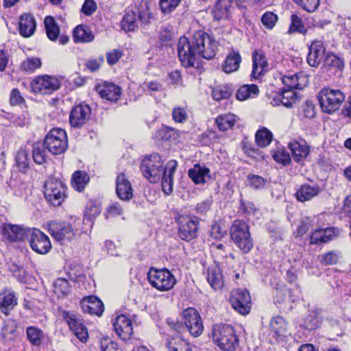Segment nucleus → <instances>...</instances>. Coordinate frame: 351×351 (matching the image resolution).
Instances as JSON below:
<instances>
[{
    "instance_id": "obj_1",
    "label": "nucleus",
    "mask_w": 351,
    "mask_h": 351,
    "mask_svg": "<svg viewBox=\"0 0 351 351\" xmlns=\"http://www.w3.org/2000/svg\"><path fill=\"white\" fill-rule=\"evenodd\" d=\"M177 168V162L170 160L166 167L158 154L154 153L144 158L141 169L143 176L151 183H156L162 178V189L165 194L173 191V176Z\"/></svg>"
},
{
    "instance_id": "obj_2",
    "label": "nucleus",
    "mask_w": 351,
    "mask_h": 351,
    "mask_svg": "<svg viewBox=\"0 0 351 351\" xmlns=\"http://www.w3.org/2000/svg\"><path fill=\"white\" fill-rule=\"evenodd\" d=\"M212 337L216 345L225 351H233L239 345V339L233 327L228 324L213 326Z\"/></svg>"
},
{
    "instance_id": "obj_3",
    "label": "nucleus",
    "mask_w": 351,
    "mask_h": 351,
    "mask_svg": "<svg viewBox=\"0 0 351 351\" xmlns=\"http://www.w3.org/2000/svg\"><path fill=\"white\" fill-rule=\"evenodd\" d=\"M192 46L198 56L213 59L218 49V43L202 30L195 31L191 38Z\"/></svg>"
},
{
    "instance_id": "obj_4",
    "label": "nucleus",
    "mask_w": 351,
    "mask_h": 351,
    "mask_svg": "<svg viewBox=\"0 0 351 351\" xmlns=\"http://www.w3.org/2000/svg\"><path fill=\"white\" fill-rule=\"evenodd\" d=\"M230 234L234 243L243 252L249 253L254 243L250 232V226L244 221L235 220L230 227Z\"/></svg>"
},
{
    "instance_id": "obj_5",
    "label": "nucleus",
    "mask_w": 351,
    "mask_h": 351,
    "mask_svg": "<svg viewBox=\"0 0 351 351\" xmlns=\"http://www.w3.org/2000/svg\"><path fill=\"white\" fill-rule=\"evenodd\" d=\"M345 94L339 89L323 88L317 95L322 110L327 114H332L338 110L345 101Z\"/></svg>"
},
{
    "instance_id": "obj_6",
    "label": "nucleus",
    "mask_w": 351,
    "mask_h": 351,
    "mask_svg": "<svg viewBox=\"0 0 351 351\" xmlns=\"http://www.w3.org/2000/svg\"><path fill=\"white\" fill-rule=\"evenodd\" d=\"M43 145L53 155L64 153L68 145L66 132L61 128H53L46 135Z\"/></svg>"
},
{
    "instance_id": "obj_7",
    "label": "nucleus",
    "mask_w": 351,
    "mask_h": 351,
    "mask_svg": "<svg viewBox=\"0 0 351 351\" xmlns=\"http://www.w3.org/2000/svg\"><path fill=\"white\" fill-rule=\"evenodd\" d=\"M179 237L186 241H190L198 235L199 219L193 215H179L176 217Z\"/></svg>"
},
{
    "instance_id": "obj_8",
    "label": "nucleus",
    "mask_w": 351,
    "mask_h": 351,
    "mask_svg": "<svg viewBox=\"0 0 351 351\" xmlns=\"http://www.w3.org/2000/svg\"><path fill=\"white\" fill-rule=\"evenodd\" d=\"M147 278L152 286L160 291L171 289L176 283L174 276L167 269L152 268L147 274Z\"/></svg>"
},
{
    "instance_id": "obj_9",
    "label": "nucleus",
    "mask_w": 351,
    "mask_h": 351,
    "mask_svg": "<svg viewBox=\"0 0 351 351\" xmlns=\"http://www.w3.org/2000/svg\"><path fill=\"white\" fill-rule=\"evenodd\" d=\"M44 195L51 205L60 206L66 197V186L61 181L50 178L45 182Z\"/></svg>"
},
{
    "instance_id": "obj_10",
    "label": "nucleus",
    "mask_w": 351,
    "mask_h": 351,
    "mask_svg": "<svg viewBox=\"0 0 351 351\" xmlns=\"http://www.w3.org/2000/svg\"><path fill=\"white\" fill-rule=\"evenodd\" d=\"M26 239L31 248L38 254H45L51 248L49 237L38 229H27Z\"/></svg>"
},
{
    "instance_id": "obj_11",
    "label": "nucleus",
    "mask_w": 351,
    "mask_h": 351,
    "mask_svg": "<svg viewBox=\"0 0 351 351\" xmlns=\"http://www.w3.org/2000/svg\"><path fill=\"white\" fill-rule=\"evenodd\" d=\"M178 54L181 64L186 68L194 67L198 64L197 55L192 43L185 36L180 37L178 40Z\"/></svg>"
},
{
    "instance_id": "obj_12",
    "label": "nucleus",
    "mask_w": 351,
    "mask_h": 351,
    "mask_svg": "<svg viewBox=\"0 0 351 351\" xmlns=\"http://www.w3.org/2000/svg\"><path fill=\"white\" fill-rule=\"evenodd\" d=\"M182 317L186 329L192 336L197 337L202 334L204 325L197 310L193 308H188L182 311Z\"/></svg>"
},
{
    "instance_id": "obj_13",
    "label": "nucleus",
    "mask_w": 351,
    "mask_h": 351,
    "mask_svg": "<svg viewBox=\"0 0 351 351\" xmlns=\"http://www.w3.org/2000/svg\"><path fill=\"white\" fill-rule=\"evenodd\" d=\"M60 87V82L56 77L48 75L38 76L31 82V88L34 93L51 94Z\"/></svg>"
},
{
    "instance_id": "obj_14",
    "label": "nucleus",
    "mask_w": 351,
    "mask_h": 351,
    "mask_svg": "<svg viewBox=\"0 0 351 351\" xmlns=\"http://www.w3.org/2000/svg\"><path fill=\"white\" fill-rule=\"evenodd\" d=\"M230 301L233 308L241 315L249 313L251 308V297L244 289H238L231 293Z\"/></svg>"
},
{
    "instance_id": "obj_15",
    "label": "nucleus",
    "mask_w": 351,
    "mask_h": 351,
    "mask_svg": "<svg viewBox=\"0 0 351 351\" xmlns=\"http://www.w3.org/2000/svg\"><path fill=\"white\" fill-rule=\"evenodd\" d=\"M49 230L53 239L63 244L71 241L74 237V230L66 222L52 221L49 223Z\"/></svg>"
},
{
    "instance_id": "obj_16",
    "label": "nucleus",
    "mask_w": 351,
    "mask_h": 351,
    "mask_svg": "<svg viewBox=\"0 0 351 351\" xmlns=\"http://www.w3.org/2000/svg\"><path fill=\"white\" fill-rule=\"evenodd\" d=\"M62 317L75 335L81 341H86L88 338V330L79 316L69 311H63Z\"/></svg>"
},
{
    "instance_id": "obj_17",
    "label": "nucleus",
    "mask_w": 351,
    "mask_h": 351,
    "mask_svg": "<svg viewBox=\"0 0 351 351\" xmlns=\"http://www.w3.org/2000/svg\"><path fill=\"white\" fill-rule=\"evenodd\" d=\"M91 110L89 106L80 104L73 108L70 116L69 121L72 127L80 128L86 124L90 119Z\"/></svg>"
},
{
    "instance_id": "obj_18",
    "label": "nucleus",
    "mask_w": 351,
    "mask_h": 351,
    "mask_svg": "<svg viewBox=\"0 0 351 351\" xmlns=\"http://www.w3.org/2000/svg\"><path fill=\"white\" fill-rule=\"evenodd\" d=\"M113 326L121 339L126 341L130 339L133 333L132 323L127 316L124 315L118 316L113 323Z\"/></svg>"
},
{
    "instance_id": "obj_19",
    "label": "nucleus",
    "mask_w": 351,
    "mask_h": 351,
    "mask_svg": "<svg viewBox=\"0 0 351 351\" xmlns=\"http://www.w3.org/2000/svg\"><path fill=\"white\" fill-rule=\"evenodd\" d=\"M80 305L82 311L90 315L101 316L104 310L103 302L95 295H89L84 298Z\"/></svg>"
},
{
    "instance_id": "obj_20",
    "label": "nucleus",
    "mask_w": 351,
    "mask_h": 351,
    "mask_svg": "<svg viewBox=\"0 0 351 351\" xmlns=\"http://www.w3.org/2000/svg\"><path fill=\"white\" fill-rule=\"evenodd\" d=\"M116 193L118 197L123 201H129L133 197L131 183L123 173H120L117 177Z\"/></svg>"
},
{
    "instance_id": "obj_21",
    "label": "nucleus",
    "mask_w": 351,
    "mask_h": 351,
    "mask_svg": "<svg viewBox=\"0 0 351 351\" xmlns=\"http://www.w3.org/2000/svg\"><path fill=\"white\" fill-rule=\"evenodd\" d=\"M101 98L110 101H117L121 94V88L112 83L105 82L95 88Z\"/></svg>"
},
{
    "instance_id": "obj_22",
    "label": "nucleus",
    "mask_w": 351,
    "mask_h": 351,
    "mask_svg": "<svg viewBox=\"0 0 351 351\" xmlns=\"http://www.w3.org/2000/svg\"><path fill=\"white\" fill-rule=\"evenodd\" d=\"M237 3L238 0H218L213 12L214 19L229 20L230 9L234 5H237Z\"/></svg>"
},
{
    "instance_id": "obj_23",
    "label": "nucleus",
    "mask_w": 351,
    "mask_h": 351,
    "mask_svg": "<svg viewBox=\"0 0 351 351\" xmlns=\"http://www.w3.org/2000/svg\"><path fill=\"white\" fill-rule=\"evenodd\" d=\"M307 56L308 64L313 67H317L323 59V55L325 51L324 43L321 40H315L312 42L308 48Z\"/></svg>"
},
{
    "instance_id": "obj_24",
    "label": "nucleus",
    "mask_w": 351,
    "mask_h": 351,
    "mask_svg": "<svg viewBox=\"0 0 351 351\" xmlns=\"http://www.w3.org/2000/svg\"><path fill=\"white\" fill-rule=\"evenodd\" d=\"M289 147L291 152L292 158L296 162L302 161L310 152L309 146L304 140L291 141L289 143Z\"/></svg>"
},
{
    "instance_id": "obj_25",
    "label": "nucleus",
    "mask_w": 351,
    "mask_h": 351,
    "mask_svg": "<svg viewBox=\"0 0 351 351\" xmlns=\"http://www.w3.org/2000/svg\"><path fill=\"white\" fill-rule=\"evenodd\" d=\"M285 88L292 90H302L307 86V77L302 73L285 75L282 77Z\"/></svg>"
},
{
    "instance_id": "obj_26",
    "label": "nucleus",
    "mask_w": 351,
    "mask_h": 351,
    "mask_svg": "<svg viewBox=\"0 0 351 351\" xmlns=\"http://www.w3.org/2000/svg\"><path fill=\"white\" fill-rule=\"evenodd\" d=\"M335 235L336 230L334 228L316 229L310 236V243L311 245L325 243L332 240Z\"/></svg>"
},
{
    "instance_id": "obj_27",
    "label": "nucleus",
    "mask_w": 351,
    "mask_h": 351,
    "mask_svg": "<svg viewBox=\"0 0 351 351\" xmlns=\"http://www.w3.org/2000/svg\"><path fill=\"white\" fill-rule=\"evenodd\" d=\"M152 12L149 8L145 9L141 7V10L134 11L133 10H128L125 14L123 17L121 22L134 23L141 21V22H148L152 19Z\"/></svg>"
},
{
    "instance_id": "obj_28",
    "label": "nucleus",
    "mask_w": 351,
    "mask_h": 351,
    "mask_svg": "<svg viewBox=\"0 0 351 351\" xmlns=\"http://www.w3.org/2000/svg\"><path fill=\"white\" fill-rule=\"evenodd\" d=\"M321 191L318 185H310L308 184H302L297 190L295 196L296 199L301 202L310 201L313 197L317 196Z\"/></svg>"
},
{
    "instance_id": "obj_29",
    "label": "nucleus",
    "mask_w": 351,
    "mask_h": 351,
    "mask_svg": "<svg viewBox=\"0 0 351 351\" xmlns=\"http://www.w3.org/2000/svg\"><path fill=\"white\" fill-rule=\"evenodd\" d=\"M27 229L16 225L5 224L3 227V237L10 241L26 239Z\"/></svg>"
},
{
    "instance_id": "obj_30",
    "label": "nucleus",
    "mask_w": 351,
    "mask_h": 351,
    "mask_svg": "<svg viewBox=\"0 0 351 351\" xmlns=\"http://www.w3.org/2000/svg\"><path fill=\"white\" fill-rule=\"evenodd\" d=\"M17 304V298L14 293L9 289H4L0 293V308L6 315Z\"/></svg>"
},
{
    "instance_id": "obj_31",
    "label": "nucleus",
    "mask_w": 351,
    "mask_h": 351,
    "mask_svg": "<svg viewBox=\"0 0 351 351\" xmlns=\"http://www.w3.org/2000/svg\"><path fill=\"white\" fill-rule=\"evenodd\" d=\"M252 58L253 69L251 76L252 77L256 79L265 71L267 67V62L265 56L257 51L253 52Z\"/></svg>"
},
{
    "instance_id": "obj_32",
    "label": "nucleus",
    "mask_w": 351,
    "mask_h": 351,
    "mask_svg": "<svg viewBox=\"0 0 351 351\" xmlns=\"http://www.w3.org/2000/svg\"><path fill=\"white\" fill-rule=\"evenodd\" d=\"M241 62V57L238 51L232 50L226 57L223 64V71L230 73L237 71Z\"/></svg>"
},
{
    "instance_id": "obj_33",
    "label": "nucleus",
    "mask_w": 351,
    "mask_h": 351,
    "mask_svg": "<svg viewBox=\"0 0 351 351\" xmlns=\"http://www.w3.org/2000/svg\"><path fill=\"white\" fill-rule=\"evenodd\" d=\"M207 281L215 290L220 289L223 287V276L218 267L213 266L208 268Z\"/></svg>"
},
{
    "instance_id": "obj_34",
    "label": "nucleus",
    "mask_w": 351,
    "mask_h": 351,
    "mask_svg": "<svg viewBox=\"0 0 351 351\" xmlns=\"http://www.w3.org/2000/svg\"><path fill=\"white\" fill-rule=\"evenodd\" d=\"M73 37L75 43H89L94 40L92 32L84 24H80L74 29Z\"/></svg>"
},
{
    "instance_id": "obj_35",
    "label": "nucleus",
    "mask_w": 351,
    "mask_h": 351,
    "mask_svg": "<svg viewBox=\"0 0 351 351\" xmlns=\"http://www.w3.org/2000/svg\"><path fill=\"white\" fill-rule=\"evenodd\" d=\"M90 180L88 174L84 171H76L72 176L71 186L79 192L84 191Z\"/></svg>"
},
{
    "instance_id": "obj_36",
    "label": "nucleus",
    "mask_w": 351,
    "mask_h": 351,
    "mask_svg": "<svg viewBox=\"0 0 351 351\" xmlns=\"http://www.w3.org/2000/svg\"><path fill=\"white\" fill-rule=\"evenodd\" d=\"M209 172L210 170L207 167L195 164L192 169L189 170L188 175L195 184H204L206 182L205 177Z\"/></svg>"
},
{
    "instance_id": "obj_37",
    "label": "nucleus",
    "mask_w": 351,
    "mask_h": 351,
    "mask_svg": "<svg viewBox=\"0 0 351 351\" xmlns=\"http://www.w3.org/2000/svg\"><path fill=\"white\" fill-rule=\"evenodd\" d=\"M344 60L334 53H328L324 58V66L330 70L341 71L344 68Z\"/></svg>"
},
{
    "instance_id": "obj_38",
    "label": "nucleus",
    "mask_w": 351,
    "mask_h": 351,
    "mask_svg": "<svg viewBox=\"0 0 351 351\" xmlns=\"http://www.w3.org/2000/svg\"><path fill=\"white\" fill-rule=\"evenodd\" d=\"M26 335L28 341L34 346H40L45 339L43 331L33 326L26 328Z\"/></svg>"
},
{
    "instance_id": "obj_39",
    "label": "nucleus",
    "mask_w": 351,
    "mask_h": 351,
    "mask_svg": "<svg viewBox=\"0 0 351 351\" xmlns=\"http://www.w3.org/2000/svg\"><path fill=\"white\" fill-rule=\"evenodd\" d=\"M271 330L277 337H285L287 333V324L281 316H276L270 322Z\"/></svg>"
},
{
    "instance_id": "obj_40",
    "label": "nucleus",
    "mask_w": 351,
    "mask_h": 351,
    "mask_svg": "<svg viewBox=\"0 0 351 351\" xmlns=\"http://www.w3.org/2000/svg\"><path fill=\"white\" fill-rule=\"evenodd\" d=\"M236 121L235 115L230 113L219 115L215 120V123L221 131H226L232 128Z\"/></svg>"
},
{
    "instance_id": "obj_41",
    "label": "nucleus",
    "mask_w": 351,
    "mask_h": 351,
    "mask_svg": "<svg viewBox=\"0 0 351 351\" xmlns=\"http://www.w3.org/2000/svg\"><path fill=\"white\" fill-rule=\"evenodd\" d=\"M258 88L255 84L244 85L238 89L236 97L240 101H244L250 97L258 95Z\"/></svg>"
},
{
    "instance_id": "obj_42",
    "label": "nucleus",
    "mask_w": 351,
    "mask_h": 351,
    "mask_svg": "<svg viewBox=\"0 0 351 351\" xmlns=\"http://www.w3.org/2000/svg\"><path fill=\"white\" fill-rule=\"evenodd\" d=\"M53 292L58 298H63L71 292V287L65 278H58L53 282Z\"/></svg>"
},
{
    "instance_id": "obj_43",
    "label": "nucleus",
    "mask_w": 351,
    "mask_h": 351,
    "mask_svg": "<svg viewBox=\"0 0 351 351\" xmlns=\"http://www.w3.org/2000/svg\"><path fill=\"white\" fill-rule=\"evenodd\" d=\"M169 351H192L190 345L180 337H174L167 343Z\"/></svg>"
},
{
    "instance_id": "obj_44",
    "label": "nucleus",
    "mask_w": 351,
    "mask_h": 351,
    "mask_svg": "<svg viewBox=\"0 0 351 351\" xmlns=\"http://www.w3.org/2000/svg\"><path fill=\"white\" fill-rule=\"evenodd\" d=\"M300 97L295 90L285 88L280 95V101L283 106L290 108Z\"/></svg>"
},
{
    "instance_id": "obj_45",
    "label": "nucleus",
    "mask_w": 351,
    "mask_h": 351,
    "mask_svg": "<svg viewBox=\"0 0 351 351\" xmlns=\"http://www.w3.org/2000/svg\"><path fill=\"white\" fill-rule=\"evenodd\" d=\"M42 61L39 58L31 57L24 60L21 64V69L26 73H33L36 69L40 68Z\"/></svg>"
},
{
    "instance_id": "obj_46",
    "label": "nucleus",
    "mask_w": 351,
    "mask_h": 351,
    "mask_svg": "<svg viewBox=\"0 0 351 351\" xmlns=\"http://www.w3.org/2000/svg\"><path fill=\"white\" fill-rule=\"evenodd\" d=\"M273 135L267 128H263L257 131L256 134V143L261 147L269 145L272 140Z\"/></svg>"
},
{
    "instance_id": "obj_47",
    "label": "nucleus",
    "mask_w": 351,
    "mask_h": 351,
    "mask_svg": "<svg viewBox=\"0 0 351 351\" xmlns=\"http://www.w3.org/2000/svg\"><path fill=\"white\" fill-rule=\"evenodd\" d=\"M16 162L20 171H25L29 167V158L26 150L21 149L16 154Z\"/></svg>"
},
{
    "instance_id": "obj_48",
    "label": "nucleus",
    "mask_w": 351,
    "mask_h": 351,
    "mask_svg": "<svg viewBox=\"0 0 351 351\" xmlns=\"http://www.w3.org/2000/svg\"><path fill=\"white\" fill-rule=\"evenodd\" d=\"M319 325L320 321L315 314H309L306 316L303 320V323L302 324V326L308 330H315Z\"/></svg>"
},
{
    "instance_id": "obj_49",
    "label": "nucleus",
    "mask_w": 351,
    "mask_h": 351,
    "mask_svg": "<svg viewBox=\"0 0 351 351\" xmlns=\"http://www.w3.org/2000/svg\"><path fill=\"white\" fill-rule=\"evenodd\" d=\"M247 180L250 186L256 190L263 189L266 184V180L258 175L250 174Z\"/></svg>"
},
{
    "instance_id": "obj_50",
    "label": "nucleus",
    "mask_w": 351,
    "mask_h": 351,
    "mask_svg": "<svg viewBox=\"0 0 351 351\" xmlns=\"http://www.w3.org/2000/svg\"><path fill=\"white\" fill-rule=\"evenodd\" d=\"M230 95L231 91L226 86H217L213 90V97L217 101L228 99Z\"/></svg>"
},
{
    "instance_id": "obj_51",
    "label": "nucleus",
    "mask_w": 351,
    "mask_h": 351,
    "mask_svg": "<svg viewBox=\"0 0 351 351\" xmlns=\"http://www.w3.org/2000/svg\"><path fill=\"white\" fill-rule=\"evenodd\" d=\"M32 157L34 162L37 164L42 165L46 161V154L40 144L34 145L32 151Z\"/></svg>"
},
{
    "instance_id": "obj_52",
    "label": "nucleus",
    "mask_w": 351,
    "mask_h": 351,
    "mask_svg": "<svg viewBox=\"0 0 351 351\" xmlns=\"http://www.w3.org/2000/svg\"><path fill=\"white\" fill-rule=\"evenodd\" d=\"M20 34L25 38L31 36L35 32L36 23H18Z\"/></svg>"
},
{
    "instance_id": "obj_53",
    "label": "nucleus",
    "mask_w": 351,
    "mask_h": 351,
    "mask_svg": "<svg viewBox=\"0 0 351 351\" xmlns=\"http://www.w3.org/2000/svg\"><path fill=\"white\" fill-rule=\"evenodd\" d=\"M47 37L51 40L57 39L60 34V29L57 23H45Z\"/></svg>"
},
{
    "instance_id": "obj_54",
    "label": "nucleus",
    "mask_w": 351,
    "mask_h": 351,
    "mask_svg": "<svg viewBox=\"0 0 351 351\" xmlns=\"http://www.w3.org/2000/svg\"><path fill=\"white\" fill-rule=\"evenodd\" d=\"M301 114L303 117L312 119L315 115V106L311 101H306L302 106H301Z\"/></svg>"
},
{
    "instance_id": "obj_55",
    "label": "nucleus",
    "mask_w": 351,
    "mask_h": 351,
    "mask_svg": "<svg viewBox=\"0 0 351 351\" xmlns=\"http://www.w3.org/2000/svg\"><path fill=\"white\" fill-rule=\"evenodd\" d=\"M180 0H160V5L163 13H169L174 10Z\"/></svg>"
},
{
    "instance_id": "obj_56",
    "label": "nucleus",
    "mask_w": 351,
    "mask_h": 351,
    "mask_svg": "<svg viewBox=\"0 0 351 351\" xmlns=\"http://www.w3.org/2000/svg\"><path fill=\"white\" fill-rule=\"evenodd\" d=\"M100 349L101 351H118V346L117 343L105 337L100 341Z\"/></svg>"
},
{
    "instance_id": "obj_57",
    "label": "nucleus",
    "mask_w": 351,
    "mask_h": 351,
    "mask_svg": "<svg viewBox=\"0 0 351 351\" xmlns=\"http://www.w3.org/2000/svg\"><path fill=\"white\" fill-rule=\"evenodd\" d=\"M173 119L176 122L182 123L186 120L187 114L184 108H174L172 112Z\"/></svg>"
},
{
    "instance_id": "obj_58",
    "label": "nucleus",
    "mask_w": 351,
    "mask_h": 351,
    "mask_svg": "<svg viewBox=\"0 0 351 351\" xmlns=\"http://www.w3.org/2000/svg\"><path fill=\"white\" fill-rule=\"evenodd\" d=\"M273 158L276 162L282 163L283 165H288L291 161L289 154L281 151H277L274 152L273 154Z\"/></svg>"
},
{
    "instance_id": "obj_59",
    "label": "nucleus",
    "mask_w": 351,
    "mask_h": 351,
    "mask_svg": "<svg viewBox=\"0 0 351 351\" xmlns=\"http://www.w3.org/2000/svg\"><path fill=\"white\" fill-rule=\"evenodd\" d=\"M320 261L324 265H334L338 261V256L333 252H329L321 256Z\"/></svg>"
},
{
    "instance_id": "obj_60",
    "label": "nucleus",
    "mask_w": 351,
    "mask_h": 351,
    "mask_svg": "<svg viewBox=\"0 0 351 351\" xmlns=\"http://www.w3.org/2000/svg\"><path fill=\"white\" fill-rule=\"evenodd\" d=\"M123 53L120 49H113L106 53L107 62L109 64H116L121 58Z\"/></svg>"
},
{
    "instance_id": "obj_61",
    "label": "nucleus",
    "mask_w": 351,
    "mask_h": 351,
    "mask_svg": "<svg viewBox=\"0 0 351 351\" xmlns=\"http://www.w3.org/2000/svg\"><path fill=\"white\" fill-rule=\"evenodd\" d=\"M97 10V4L94 0H85L82 12L87 16L91 15Z\"/></svg>"
},
{
    "instance_id": "obj_62",
    "label": "nucleus",
    "mask_w": 351,
    "mask_h": 351,
    "mask_svg": "<svg viewBox=\"0 0 351 351\" xmlns=\"http://www.w3.org/2000/svg\"><path fill=\"white\" fill-rule=\"evenodd\" d=\"M307 31L308 27L304 23H291L288 33L290 34L295 33L305 34Z\"/></svg>"
},
{
    "instance_id": "obj_63",
    "label": "nucleus",
    "mask_w": 351,
    "mask_h": 351,
    "mask_svg": "<svg viewBox=\"0 0 351 351\" xmlns=\"http://www.w3.org/2000/svg\"><path fill=\"white\" fill-rule=\"evenodd\" d=\"M319 5V0H304L300 7L308 12H314Z\"/></svg>"
},
{
    "instance_id": "obj_64",
    "label": "nucleus",
    "mask_w": 351,
    "mask_h": 351,
    "mask_svg": "<svg viewBox=\"0 0 351 351\" xmlns=\"http://www.w3.org/2000/svg\"><path fill=\"white\" fill-rule=\"evenodd\" d=\"M101 213V210L99 206L95 204H91L88 206L85 211V215L89 218H94L98 216Z\"/></svg>"
}]
</instances>
